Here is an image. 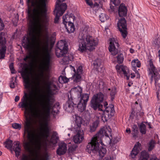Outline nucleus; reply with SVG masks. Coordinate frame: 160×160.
Returning <instances> with one entry per match:
<instances>
[{"label": "nucleus", "mask_w": 160, "mask_h": 160, "mask_svg": "<svg viewBox=\"0 0 160 160\" xmlns=\"http://www.w3.org/2000/svg\"><path fill=\"white\" fill-rule=\"evenodd\" d=\"M103 99L104 95L101 92L94 95L91 101V107L94 110L98 108L99 111H102L101 117L103 121L105 122L114 115L115 111L112 104L107 107L104 111L102 109L103 105L101 103L103 102Z\"/></svg>", "instance_id": "nucleus-1"}, {"label": "nucleus", "mask_w": 160, "mask_h": 160, "mask_svg": "<svg viewBox=\"0 0 160 160\" xmlns=\"http://www.w3.org/2000/svg\"><path fill=\"white\" fill-rule=\"evenodd\" d=\"M47 83V94L40 102L39 105L42 111V114L48 117L50 113L51 109L52 112L53 114H58L59 111L58 110L55 111L52 107L55 100L52 96L56 94V92H53V89L51 88L52 82H48Z\"/></svg>", "instance_id": "nucleus-2"}, {"label": "nucleus", "mask_w": 160, "mask_h": 160, "mask_svg": "<svg viewBox=\"0 0 160 160\" xmlns=\"http://www.w3.org/2000/svg\"><path fill=\"white\" fill-rule=\"evenodd\" d=\"M78 42V50L81 52L85 51L87 49L92 51L95 49V47L98 44L97 40L88 34L85 28L79 33Z\"/></svg>", "instance_id": "nucleus-3"}, {"label": "nucleus", "mask_w": 160, "mask_h": 160, "mask_svg": "<svg viewBox=\"0 0 160 160\" xmlns=\"http://www.w3.org/2000/svg\"><path fill=\"white\" fill-rule=\"evenodd\" d=\"M68 50V45L65 41L61 40L58 42L56 48V54L58 58L65 55L62 59L63 64H68L70 61L73 59V57L72 54L67 53Z\"/></svg>", "instance_id": "nucleus-4"}, {"label": "nucleus", "mask_w": 160, "mask_h": 160, "mask_svg": "<svg viewBox=\"0 0 160 160\" xmlns=\"http://www.w3.org/2000/svg\"><path fill=\"white\" fill-rule=\"evenodd\" d=\"M102 142H99L97 140L92 138L91 142L87 146L86 151L90 154L92 153L96 154L98 156L99 159L102 158L107 152V150L105 148L99 147V143H101Z\"/></svg>", "instance_id": "nucleus-5"}, {"label": "nucleus", "mask_w": 160, "mask_h": 160, "mask_svg": "<svg viewBox=\"0 0 160 160\" xmlns=\"http://www.w3.org/2000/svg\"><path fill=\"white\" fill-rule=\"evenodd\" d=\"M148 62L149 66L148 69L150 71V74L151 73L152 74L151 79V82H152L153 78L155 81L156 89H158V91H159L160 88V75L158 70L153 64L152 59H150Z\"/></svg>", "instance_id": "nucleus-6"}, {"label": "nucleus", "mask_w": 160, "mask_h": 160, "mask_svg": "<svg viewBox=\"0 0 160 160\" xmlns=\"http://www.w3.org/2000/svg\"><path fill=\"white\" fill-rule=\"evenodd\" d=\"M111 132L112 130L109 127L106 128L104 129L102 128L92 138L97 140L99 142H102L104 135L108 138H109V136L112 137Z\"/></svg>", "instance_id": "nucleus-7"}, {"label": "nucleus", "mask_w": 160, "mask_h": 160, "mask_svg": "<svg viewBox=\"0 0 160 160\" xmlns=\"http://www.w3.org/2000/svg\"><path fill=\"white\" fill-rule=\"evenodd\" d=\"M117 26L123 38H125L127 36L128 32L127 21L124 18H122L119 19Z\"/></svg>", "instance_id": "nucleus-8"}, {"label": "nucleus", "mask_w": 160, "mask_h": 160, "mask_svg": "<svg viewBox=\"0 0 160 160\" xmlns=\"http://www.w3.org/2000/svg\"><path fill=\"white\" fill-rule=\"evenodd\" d=\"M19 105H21V107L25 108L26 110L28 109L32 110L31 100L27 93L24 92V95L21 99V102L19 103Z\"/></svg>", "instance_id": "nucleus-9"}, {"label": "nucleus", "mask_w": 160, "mask_h": 160, "mask_svg": "<svg viewBox=\"0 0 160 160\" xmlns=\"http://www.w3.org/2000/svg\"><path fill=\"white\" fill-rule=\"evenodd\" d=\"M109 41V50L112 55L115 56L118 52L119 44L114 38H110Z\"/></svg>", "instance_id": "nucleus-10"}, {"label": "nucleus", "mask_w": 160, "mask_h": 160, "mask_svg": "<svg viewBox=\"0 0 160 160\" xmlns=\"http://www.w3.org/2000/svg\"><path fill=\"white\" fill-rule=\"evenodd\" d=\"M77 104V103L76 98L72 99L68 95V100L64 105L63 108L67 112H71L73 111L74 108L76 107Z\"/></svg>", "instance_id": "nucleus-11"}, {"label": "nucleus", "mask_w": 160, "mask_h": 160, "mask_svg": "<svg viewBox=\"0 0 160 160\" xmlns=\"http://www.w3.org/2000/svg\"><path fill=\"white\" fill-rule=\"evenodd\" d=\"M82 91V89L80 86L74 87L70 92V98L72 99L76 98V100L78 99L81 96Z\"/></svg>", "instance_id": "nucleus-12"}, {"label": "nucleus", "mask_w": 160, "mask_h": 160, "mask_svg": "<svg viewBox=\"0 0 160 160\" xmlns=\"http://www.w3.org/2000/svg\"><path fill=\"white\" fill-rule=\"evenodd\" d=\"M21 74L23 79V82L25 84L24 87L25 88H28L30 87L31 84L27 67H25L24 70L22 72Z\"/></svg>", "instance_id": "nucleus-13"}, {"label": "nucleus", "mask_w": 160, "mask_h": 160, "mask_svg": "<svg viewBox=\"0 0 160 160\" xmlns=\"http://www.w3.org/2000/svg\"><path fill=\"white\" fill-rule=\"evenodd\" d=\"M118 13L120 17L125 18L127 16L128 9L127 7L123 3L120 5L118 7Z\"/></svg>", "instance_id": "nucleus-14"}, {"label": "nucleus", "mask_w": 160, "mask_h": 160, "mask_svg": "<svg viewBox=\"0 0 160 160\" xmlns=\"http://www.w3.org/2000/svg\"><path fill=\"white\" fill-rule=\"evenodd\" d=\"M77 134L73 137V140L76 143H80L84 139V133L82 130H78Z\"/></svg>", "instance_id": "nucleus-15"}, {"label": "nucleus", "mask_w": 160, "mask_h": 160, "mask_svg": "<svg viewBox=\"0 0 160 160\" xmlns=\"http://www.w3.org/2000/svg\"><path fill=\"white\" fill-rule=\"evenodd\" d=\"M66 15L65 14L62 17L63 23L65 26L67 31L69 33L73 32L75 30V28L73 23H67L68 24L67 25V23H65L66 22Z\"/></svg>", "instance_id": "nucleus-16"}, {"label": "nucleus", "mask_w": 160, "mask_h": 160, "mask_svg": "<svg viewBox=\"0 0 160 160\" xmlns=\"http://www.w3.org/2000/svg\"><path fill=\"white\" fill-rule=\"evenodd\" d=\"M58 147L57 149L56 152L59 155L64 154L67 150V144L64 142H61L58 143Z\"/></svg>", "instance_id": "nucleus-17"}, {"label": "nucleus", "mask_w": 160, "mask_h": 160, "mask_svg": "<svg viewBox=\"0 0 160 160\" xmlns=\"http://www.w3.org/2000/svg\"><path fill=\"white\" fill-rule=\"evenodd\" d=\"M63 5H62L61 6H63L64 9L63 10H59V9L61 8L60 7L58 9H56V12L55 14V17L54 19V23H58L60 17L64 13L67 8V4H63Z\"/></svg>", "instance_id": "nucleus-18"}, {"label": "nucleus", "mask_w": 160, "mask_h": 160, "mask_svg": "<svg viewBox=\"0 0 160 160\" xmlns=\"http://www.w3.org/2000/svg\"><path fill=\"white\" fill-rule=\"evenodd\" d=\"M40 125L41 129L44 133L43 136L47 138L49 132L48 121L46 120H44L43 123L41 122Z\"/></svg>", "instance_id": "nucleus-19"}, {"label": "nucleus", "mask_w": 160, "mask_h": 160, "mask_svg": "<svg viewBox=\"0 0 160 160\" xmlns=\"http://www.w3.org/2000/svg\"><path fill=\"white\" fill-rule=\"evenodd\" d=\"M82 123V118L80 117L76 118L74 129V131H77L78 130H81V125Z\"/></svg>", "instance_id": "nucleus-20"}, {"label": "nucleus", "mask_w": 160, "mask_h": 160, "mask_svg": "<svg viewBox=\"0 0 160 160\" xmlns=\"http://www.w3.org/2000/svg\"><path fill=\"white\" fill-rule=\"evenodd\" d=\"M79 100L80 98L76 100L77 103L76 107L78 108V110L80 112H82L85 109L87 104L82 102V100Z\"/></svg>", "instance_id": "nucleus-21"}, {"label": "nucleus", "mask_w": 160, "mask_h": 160, "mask_svg": "<svg viewBox=\"0 0 160 160\" xmlns=\"http://www.w3.org/2000/svg\"><path fill=\"white\" fill-rule=\"evenodd\" d=\"M140 146H141V144L139 142H137L136 144L135 145L130 154L132 158H135L139 153V151L138 148H139Z\"/></svg>", "instance_id": "nucleus-22"}, {"label": "nucleus", "mask_w": 160, "mask_h": 160, "mask_svg": "<svg viewBox=\"0 0 160 160\" xmlns=\"http://www.w3.org/2000/svg\"><path fill=\"white\" fill-rule=\"evenodd\" d=\"M102 61L100 59H97L94 61L93 65L96 70L98 72L101 71L102 65Z\"/></svg>", "instance_id": "nucleus-23"}, {"label": "nucleus", "mask_w": 160, "mask_h": 160, "mask_svg": "<svg viewBox=\"0 0 160 160\" xmlns=\"http://www.w3.org/2000/svg\"><path fill=\"white\" fill-rule=\"evenodd\" d=\"M7 41L5 37V33L0 32V48L1 47L6 48V45Z\"/></svg>", "instance_id": "nucleus-24"}, {"label": "nucleus", "mask_w": 160, "mask_h": 160, "mask_svg": "<svg viewBox=\"0 0 160 160\" xmlns=\"http://www.w3.org/2000/svg\"><path fill=\"white\" fill-rule=\"evenodd\" d=\"M14 145L15 147L13 148V150L15 153L16 156L18 158L20 155L21 152V149L19 146V143L18 142H15Z\"/></svg>", "instance_id": "nucleus-25"}, {"label": "nucleus", "mask_w": 160, "mask_h": 160, "mask_svg": "<svg viewBox=\"0 0 160 160\" xmlns=\"http://www.w3.org/2000/svg\"><path fill=\"white\" fill-rule=\"evenodd\" d=\"M65 0H57L55 8L53 11V12L54 14L56 12V9H58L60 7L61 8L59 9V10H63L64 9L63 6H61L62 5H63V4H66V3H62L63 1H64Z\"/></svg>", "instance_id": "nucleus-26"}, {"label": "nucleus", "mask_w": 160, "mask_h": 160, "mask_svg": "<svg viewBox=\"0 0 160 160\" xmlns=\"http://www.w3.org/2000/svg\"><path fill=\"white\" fill-rule=\"evenodd\" d=\"M66 18V22L65 23H73V22L75 19V17L73 14L71 13L69 15L68 13L65 14Z\"/></svg>", "instance_id": "nucleus-27"}, {"label": "nucleus", "mask_w": 160, "mask_h": 160, "mask_svg": "<svg viewBox=\"0 0 160 160\" xmlns=\"http://www.w3.org/2000/svg\"><path fill=\"white\" fill-rule=\"evenodd\" d=\"M99 123V121L98 120H96L94 122L92 125L90 126V132H92L95 131Z\"/></svg>", "instance_id": "nucleus-28"}, {"label": "nucleus", "mask_w": 160, "mask_h": 160, "mask_svg": "<svg viewBox=\"0 0 160 160\" xmlns=\"http://www.w3.org/2000/svg\"><path fill=\"white\" fill-rule=\"evenodd\" d=\"M89 98V94L87 93H83L81 94V96L80 98V100H82V102L85 103H87Z\"/></svg>", "instance_id": "nucleus-29"}, {"label": "nucleus", "mask_w": 160, "mask_h": 160, "mask_svg": "<svg viewBox=\"0 0 160 160\" xmlns=\"http://www.w3.org/2000/svg\"><path fill=\"white\" fill-rule=\"evenodd\" d=\"M12 141L9 139H7L3 143L5 147L9 149H12Z\"/></svg>", "instance_id": "nucleus-30"}, {"label": "nucleus", "mask_w": 160, "mask_h": 160, "mask_svg": "<svg viewBox=\"0 0 160 160\" xmlns=\"http://www.w3.org/2000/svg\"><path fill=\"white\" fill-rule=\"evenodd\" d=\"M149 158V155L148 153L144 151L141 152V154L139 160H148Z\"/></svg>", "instance_id": "nucleus-31"}, {"label": "nucleus", "mask_w": 160, "mask_h": 160, "mask_svg": "<svg viewBox=\"0 0 160 160\" xmlns=\"http://www.w3.org/2000/svg\"><path fill=\"white\" fill-rule=\"evenodd\" d=\"M58 137L56 135L53 134L49 141V143L52 144L53 145L56 144L58 142Z\"/></svg>", "instance_id": "nucleus-32"}, {"label": "nucleus", "mask_w": 160, "mask_h": 160, "mask_svg": "<svg viewBox=\"0 0 160 160\" xmlns=\"http://www.w3.org/2000/svg\"><path fill=\"white\" fill-rule=\"evenodd\" d=\"M131 64L134 69L136 67L139 68L141 66V63L138 59L132 60L131 62Z\"/></svg>", "instance_id": "nucleus-33"}, {"label": "nucleus", "mask_w": 160, "mask_h": 160, "mask_svg": "<svg viewBox=\"0 0 160 160\" xmlns=\"http://www.w3.org/2000/svg\"><path fill=\"white\" fill-rule=\"evenodd\" d=\"M69 79L67 78L66 77L60 76L58 78V81L60 83L62 84L68 82Z\"/></svg>", "instance_id": "nucleus-34"}, {"label": "nucleus", "mask_w": 160, "mask_h": 160, "mask_svg": "<svg viewBox=\"0 0 160 160\" xmlns=\"http://www.w3.org/2000/svg\"><path fill=\"white\" fill-rule=\"evenodd\" d=\"M132 134L133 137L137 136L138 132V128L136 125H133L132 127Z\"/></svg>", "instance_id": "nucleus-35"}, {"label": "nucleus", "mask_w": 160, "mask_h": 160, "mask_svg": "<svg viewBox=\"0 0 160 160\" xmlns=\"http://www.w3.org/2000/svg\"><path fill=\"white\" fill-rule=\"evenodd\" d=\"M100 20L102 22H104L109 18V17L105 13H102L99 15Z\"/></svg>", "instance_id": "nucleus-36"}, {"label": "nucleus", "mask_w": 160, "mask_h": 160, "mask_svg": "<svg viewBox=\"0 0 160 160\" xmlns=\"http://www.w3.org/2000/svg\"><path fill=\"white\" fill-rule=\"evenodd\" d=\"M0 49V59H3L5 57L6 51V48H1Z\"/></svg>", "instance_id": "nucleus-37"}, {"label": "nucleus", "mask_w": 160, "mask_h": 160, "mask_svg": "<svg viewBox=\"0 0 160 160\" xmlns=\"http://www.w3.org/2000/svg\"><path fill=\"white\" fill-rule=\"evenodd\" d=\"M77 147V146L75 144L70 145L68 149V153L69 154L72 153L75 150Z\"/></svg>", "instance_id": "nucleus-38"}, {"label": "nucleus", "mask_w": 160, "mask_h": 160, "mask_svg": "<svg viewBox=\"0 0 160 160\" xmlns=\"http://www.w3.org/2000/svg\"><path fill=\"white\" fill-rule=\"evenodd\" d=\"M117 62L119 64L122 63L124 60V58L123 55L122 54H120L118 55L117 57Z\"/></svg>", "instance_id": "nucleus-39"}, {"label": "nucleus", "mask_w": 160, "mask_h": 160, "mask_svg": "<svg viewBox=\"0 0 160 160\" xmlns=\"http://www.w3.org/2000/svg\"><path fill=\"white\" fill-rule=\"evenodd\" d=\"M139 128L140 132L142 134H145L146 133V125L142 123L140 125Z\"/></svg>", "instance_id": "nucleus-40"}, {"label": "nucleus", "mask_w": 160, "mask_h": 160, "mask_svg": "<svg viewBox=\"0 0 160 160\" xmlns=\"http://www.w3.org/2000/svg\"><path fill=\"white\" fill-rule=\"evenodd\" d=\"M155 144V142L154 141L152 140L150 141L148 145V150L149 151H151L153 148Z\"/></svg>", "instance_id": "nucleus-41"}, {"label": "nucleus", "mask_w": 160, "mask_h": 160, "mask_svg": "<svg viewBox=\"0 0 160 160\" xmlns=\"http://www.w3.org/2000/svg\"><path fill=\"white\" fill-rule=\"evenodd\" d=\"M153 43L157 46H160V35L158 36L153 41Z\"/></svg>", "instance_id": "nucleus-42"}, {"label": "nucleus", "mask_w": 160, "mask_h": 160, "mask_svg": "<svg viewBox=\"0 0 160 160\" xmlns=\"http://www.w3.org/2000/svg\"><path fill=\"white\" fill-rule=\"evenodd\" d=\"M40 81H41L40 80V79H38V82L36 83V85L37 87V88L36 89V91L39 94L41 92V87H40V86L41 85Z\"/></svg>", "instance_id": "nucleus-43"}, {"label": "nucleus", "mask_w": 160, "mask_h": 160, "mask_svg": "<svg viewBox=\"0 0 160 160\" xmlns=\"http://www.w3.org/2000/svg\"><path fill=\"white\" fill-rule=\"evenodd\" d=\"M116 93V88L114 87L113 88H112L110 92V95L111 96V99L112 101L114 98V96L115 94Z\"/></svg>", "instance_id": "nucleus-44"}, {"label": "nucleus", "mask_w": 160, "mask_h": 160, "mask_svg": "<svg viewBox=\"0 0 160 160\" xmlns=\"http://www.w3.org/2000/svg\"><path fill=\"white\" fill-rule=\"evenodd\" d=\"M12 127L13 128L15 129H18L20 130L21 129L22 126L21 124L17 123H14L12 124Z\"/></svg>", "instance_id": "nucleus-45"}, {"label": "nucleus", "mask_w": 160, "mask_h": 160, "mask_svg": "<svg viewBox=\"0 0 160 160\" xmlns=\"http://www.w3.org/2000/svg\"><path fill=\"white\" fill-rule=\"evenodd\" d=\"M127 67H125V68L123 69V70H122V71L123 72V73L124 76L127 77V80H128L129 78V74H128L127 72V70L128 71L127 69L126 68Z\"/></svg>", "instance_id": "nucleus-46"}, {"label": "nucleus", "mask_w": 160, "mask_h": 160, "mask_svg": "<svg viewBox=\"0 0 160 160\" xmlns=\"http://www.w3.org/2000/svg\"><path fill=\"white\" fill-rule=\"evenodd\" d=\"M125 67L123 66L117 64L116 66V68L118 72H120L122 70H123V69Z\"/></svg>", "instance_id": "nucleus-47"}, {"label": "nucleus", "mask_w": 160, "mask_h": 160, "mask_svg": "<svg viewBox=\"0 0 160 160\" xmlns=\"http://www.w3.org/2000/svg\"><path fill=\"white\" fill-rule=\"evenodd\" d=\"M108 11L110 13H112L115 12V8L114 6L110 4V7L108 9Z\"/></svg>", "instance_id": "nucleus-48"}, {"label": "nucleus", "mask_w": 160, "mask_h": 160, "mask_svg": "<svg viewBox=\"0 0 160 160\" xmlns=\"http://www.w3.org/2000/svg\"><path fill=\"white\" fill-rule=\"evenodd\" d=\"M81 76L80 74L77 73L75 76L74 81L76 82H79L81 80Z\"/></svg>", "instance_id": "nucleus-49"}, {"label": "nucleus", "mask_w": 160, "mask_h": 160, "mask_svg": "<svg viewBox=\"0 0 160 160\" xmlns=\"http://www.w3.org/2000/svg\"><path fill=\"white\" fill-rule=\"evenodd\" d=\"M110 2L115 6H118L120 3V0H110Z\"/></svg>", "instance_id": "nucleus-50"}, {"label": "nucleus", "mask_w": 160, "mask_h": 160, "mask_svg": "<svg viewBox=\"0 0 160 160\" xmlns=\"http://www.w3.org/2000/svg\"><path fill=\"white\" fill-rule=\"evenodd\" d=\"M102 2L101 1H100L99 0H97L94 3V6H95L102 7Z\"/></svg>", "instance_id": "nucleus-51"}, {"label": "nucleus", "mask_w": 160, "mask_h": 160, "mask_svg": "<svg viewBox=\"0 0 160 160\" xmlns=\"http://www.w3.org/2000/svg\"><path fill=\"white\" fill-rule=\"evenodd\" d=\"M9 68L11 71V73H15V70L14 68L13 63L12 62L9 65Z\"/></svg>", "instance_id": "nucleus-52"}, {"label": "nucleus", "mask_w": 160, "mask_h": 160, "mask_svg": "<svg viewBox=\"0 0 160 160\" xmlns=\"http://www.w3.org/2000/svg\"><path fill=\"white\" fill-rule=\"evenodd\" d=\"M33 114L37 117L40 118L42 117L41 114L37 110H36L33 112Z\"/></svg>", "instance_id": "nucleus-53"}, {"label": "nucleus", "mask_w": 160, "mask_h": 160, "mask_svg": "<svg viewBox=\"0 0 160 160\" xmlns=\"http://www.w3.org/2000/svg\"><path fill=\"white\" fill-rule=\"evenodd\" d=\"M82 72V67L81 66H79L77 70V73L81 74Z\"/></svg>", "instance_id": "nucleus-54"}, {"label": "nucleus", "mask_w": 160, "mask_h": 160, "mask_svg": "<svg viewBox=\"0 0 160 160\" xmlns=\"http://www.w3.org/2000/svg\"><path fill=\"white\" fill-rule=\"evenodd\" d=\"M51 88L53 89V91L54 92H57V91H56L57 89V86L54 84L52 83V85H51Z\"/></svg>", "instance_id": "nucleus-55"}, {"label": "nucleus", "mask_w": 160, "mask_h": 160, "mask_svg": "<svg viewBox=\"0 0 160 160\" xmlns=\"http://www.w3.org/2000/svg\"><path fill=\"white\" fill-rule=\"evenodd\" d=\"M22 160H28V156L24 154H23L22 155V157L21 158Z\"/></svg>", "instance_id": "nucleus-56"}, {"label": "nucleus", "mask_w": 160, "mask_h": 160, "mask_svg": "<svg viewBox=\"0 0 160 160\" xmlns=\"http://www.w3.org/2000/svg\"><path fill=\"white\" fill-rule=\"evenodd\" d=\"M4 25V24L2 22V21L1 18H0V31L3 29Z\"/></svg>", "instance_id": "nucleus-57"}, {"label": "nucleus", "mask_w": 160, "mask_h": 160, "mask_svg": "<svg viewBox=\"0 0 160 160\" xmlns=\"http://www.w3.org/2000/svg\"><path fill=\"white\" fill-rule=\"evenodd\" d=\"M113 158H112L110 156H107L103 160H113Z\"/></svg>", "instance_id": "nucleus-58"}, {"label": "nucleus", "mask_w": 160, "mask_h": 160, "mask_svg": "<svg viewBox=\"0 0 160 160\" xmlns=\"http://www.w3.org/2000/svg\"><path fill=\"white\" fill-rule=\"evenodd\" d=\"M86 3L90 6L92 5V0H86Z\"/></svg>", "instance_id": "nucleus-59"}, {"label": "nucleus", "mask_w": 160, "mask_h": 160, "mask_svg": "<svg viewBox=\"0 0 160 160\" xmlns=\"http://www.w3.org/2000/svg\"><path fill=\"white\" fill-rule=\"evenodd\" d=\"M109 139L110 140V143H113V144H115V143H116L117 142V141H113V140L112 139V138H109Z\"/></svg>", "instance_id": "nucleus-60"}, {"label": "nucleus", "mask_w": 160, "mask_h": 160, "mask_svg": "<svg viewBox=\"0 0 160 160\" xmlns=\"http://www.w3.org/2000/svg\"><path fill=\"white\" fill-rule=\"evenodd\" d=\"M10 87L11 88H14L15 87L14 83L13 82H11V84L10 85Z\"/></svg>", "instance_id": "nucleus-61"}, {"label": "nucleus", "mask_w": 160, "mask_h": 160, "mask_svg": "<svg viewBox=\"0 0 160 160\" xmlns=\"http://www.w3.org/2000/svg\"><path fill=\"white\" fill-rule=\"evenodd\" d=\"M19 99V97L18 96H16L15 98V101L16 102H18Z\"/></svg>", "instance_id": "nucleus-62"}, {"label": "nucleus", "mask_w": 160, "mask_h": 160, "mask_svg": "<svg viewBox=\"0 0 160 160\" xmlns=\"http://www.w3.org/2000/svg\"><path fill=\"white\" fill-rule=\"evenodd\" d=\"M31 53H30L29 55H27L25 57L27 59H30L31 58Z\"/></svg>", "instance_id": "nucleus-63"}, {"label": "nucleus", "mask_w": 160, "mask_h": 160, "mask_svg": "<svg viewBox=\"0 0 160 160\" xmlns=\"http://www.w3.org/2000/svg\"><path fill=\"white\" fill-rule=\"evenodd\" d=\"M48 144L47 142L45 143V146L44 147V149L46 151L47 150V147L48 146Z\"/></svg>", "instance_id": "nucleus-64"}]
</instances>
